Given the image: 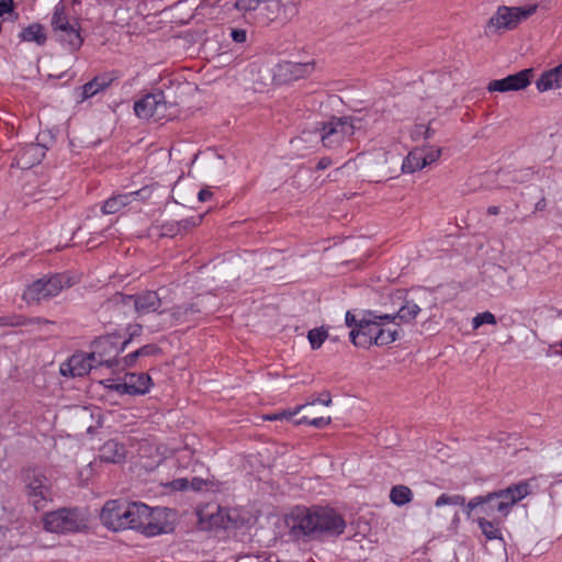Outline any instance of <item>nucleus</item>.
I'll return each mask as SVG.
<instances>
[{"instance_id":"obj_1","label":"nucleus","mask_w":562,"mask_h":562,"mask_svg":"<svg viewBox=\"0 0 562 562\" xmlns=\"http://www.w3.org/2000/svg\"><path fill=\"white\" fill-rule=\"evenodd\" d=\"M290 533L295 539L339 537L345 532L346 520L330 506H295L285 517Z\"/></svg>"},{"instance_id":"obj_2","label":"nucleus","mask_w":562,"mask_h":562,"mask_svg":"<svg viewBox=\"0 0 562 562\" xmlns=\"http://www.w3.org/2000/svg\"><path fill=\"white\" fill-rule=\"evenodd\" d=\"M390 319V317L375 310H362L358 315L352 311H347L345 324L350 328V342L362 349L391 345L395 341L396 331L383 327Z\"/></svg>"},{"instance_id":"obj_3","label":"nucleus","mask_w":562,"mask_h":562,"mask_svg":"<svg viewBox=\"0 0 562 562\" xmlns=\"http://www.w3.org/2000/svg\"><path fill=\"white\" fill-rule=\"evenodd\" d=\"M142 331L143 328L140 325L130 324L126 328L108 333V350L115 349V357L108 359V369L119 367L121 363L123 368H133L138 358L158 356L162 352V349L158 345L147 344L130 352L122 359H117V356L126 349L135 337H139Z\"/></svg>"},{"instance_id":"obj_4","label":"nucleus","mask_w":562,"mask_h":562,"mask_svg":"<svg viewBox=\"0 0 562 562\" xmlns=\"http://www.w3.org/2000/svg\"><path fill=\"white\" fill-rule=\"evenodd\" d=\"M151 515V507L134 502L120 504V501H108V530H137L142 533L144 521Z\"/></svg>"},{"instance_id":"obj_5","label":"nucleus","mask_w":562,"mask_h":562,"mask_svg":"<svg viewBox=\"0 0 562 562\" xmlns=\"http://www.w3.org/2000/svg\"><path fill=\"white\" fill-rule=\"evenodd\" d=\"M364 126V120L358 115L331 116L327 122L319 123L316 130L324 147L337 149Z\"/></svg>"},{"instance_id":"obj_6","label":"nucleus","mask_w":562,"mask_h":562,"mask_svg":"<svg viewBox=\"0 0 562 562\" xmlns=\"http://www.w3.org/2000/svg\"><path fill=\"white\" fill-rule=\"evenodd\" d=\"M21 479L26 499L36 510L45 508L53 501L52 482L42 470L24 469Z\"/></svg>"},{"instance_id":"obj_7","label":"nucleus","mask_w":562,"mask_h":562,"mask_svg":"<svg viewBox=\"0 0 562 562\" xmlns=\"http://www.w3.org/2000/svg\"><path fill=\"white\" fill-rule=\"evenodd\" d=\"M537 4L526 7L501 5L488 19L484 32L486 35H493L504 30H514L522 20L532 15L537 11Z\"/></svg>"},{"instance_id":"obj_8","label":"nucleus","mask_w":562,"mask_h":562,"mask_svg":"<svg viewBox=\"0 0 562 562\" xmlns=\"http://www.w3.org/2000/svg\"><path fill=\"white\" fill-rule=\"evenodd\" d=\"M70 285L69 278L64 274L43 277L27 285L22 299L29 305L40 304L57 296L65 288Z\"/></svg>"},{"instance_id":"obj_9","label":"nucleus","mask_w":562,"mask_h":562,"mask_svg":"<svg viewBox=\"0 0 562 562\" xmlns=\"http://www.w3.org/2000/svg\"><path fill=\"white\" fill-rule=\"evenodd\" d=\"M482 514V517L506 520L510 510L497 490L472 497L465 505V515Z\"/></svg>"},{"instance_id":"obj_10","label":"nucleus","mask_w":562,"mask_h":562,"mask_svg":"<svg viewBox=\"0 0 562 562\" xmlns=\"http://www.w3.org/2000/svg\"><path fill=\"white\" fill-rule=\"evenodd\" d=\"M171 106L166 101L165 92L161 89H154L135 101L134 112L139 119H153L156 122L171 120L172 113L168 110Z\"/></svg>"},{"instance_id":"obj_11","label":"nucleus","mask_w":562,"mask_h":562,"mask_svg":"<svg viewBox=\"0 0 562 562\" xmlns=\"http://www.w3.org/2000/svg\"><path fill=\"white\" fill-rule=\"evenodd\" d=\"M43 521L47 531L56 533L76 532L85 525L77 508H59L49 512L44 516Z\"/></svg>"},{"instance_id":"obj_12","label":"nucleus","mask_w":562,"mask_h":562,"mask_svg":"<svg viewBox=\"0 0 562 562\" xmlns=\"http://www.w3.org/2000/svg\"><path fill=\"white\" fill-rule=\"evenodd\" d=\"M104 361L101 352H77L60 364L59 372L66 378H80L102 366Z\"/></svg>"},{"instance_id":"obj_13","label":"nucleus","mask_w":562,"mask_h":562,"mask_svg":"<svg viewBox=\"0 0 562 562\" xmlns=\"http://www.w3.org/2000/svg\"><path fill=\"white\" fill-rule=\"evenodd\" d=\"M108 304H123L124 306L133 307L139 314H148L156 312L160 307L161 301L156 291H145L133 295L115 292L108 299Z\"/></svg>"},{"instance_id":"obj_14","label":"nucleus","mask_w":562,"mask_h":562,"mask_svg":"<svg viewBox=\"0 0 562 562\" xmlns=\"http://www.w3.org/2000/svg\"><path fill=\"white\" fill-rule=\"evenodd\" d=\"M315 70V61L296 63L281 60L272 68V80L276 85H289L308 77Z\"/></svg>"},{"instance_id":"obj_15","label":"nucleus","mask_w":562,"mask_h":562,"mask_svg":"<svg viewBox=\"0 0 562 562\" xmlns=\"http://www.w3.org/2000/svg\"><path fill=\"white\" fill-rule=\"evenodd\" d=\"M154 382L151 376L146 372H128L124 375V381L121 383L108 384V394L110 392H117L121 395L139 396L146 395L150 392Z\"/></svg>"},{"instance_id":"obj_16","label":"nucleus","mask_w":562,"mask_h":562,"mask_svg":"<svg viewBox=\"0 0 562 562\" xmlns=\"http://www.w3.org/2000/svg\"><path fill=\"white\" fill-rule=\"evenodd\" d=\"M533 69L525 68L508 75L502 79H495L488 82L487 90L490 92H509L526 89L532 80Z\"/></svg>"},{"instance_id":"obj_17","label":"nucleus","mask_w":562,"mask_h":562,"mask_svg":"<svg viewBox=\"0 0 562 562\" xmlns=\"http://www.w3.org/2000/svg\"><path fill=\"white\" fill-rule=\"evenodd\" d=\"M170 510L165 507L151 508V515L144 521L142 535L146 537H156L171 533L175 526L168 520Z\"/></svg>"},{"instance_id":"obj_18","label":"nucleus","mask_w":562,"mask_h":562,"mask_svg":"<svg viewBox=\"0 0 562 562\" xmlns=\"http://www.w3.org/2000/svg\"><path fill=\"white\" fill-rule=\"evenodd\" d=\"M420 307L418 306V304H416L413 300H406L405 303L397 310L396 313H393V314H384L382 313V315H386L387 317L392 318L390 319L384 327V329H389V330H395L396 331V337H395V341L400 338L401 334H402V328H401V325L400 323H396L395 321L396 319H400L402 323H411L413 322L417 315L420 313Z\"/></svg>"},{"instance_id":"obj_19","label":"nucleus","mask_w":562,"mask_h":562,"mask_svg":"<svg viewBox=\"0 0 562 562\" xmlns=\"http://www.w3.org/2000/svg\"><path fill=\"white\" fill-rule=\"evenodd\" d=\"M45 150L41 144H27L16 153L14 165L21 169H30L42 161Z\"/></svg>"},{"instance_id":"obj_20","label":"nucleus","mask_w":562,"mask_h":562,"mask_svg":"<svg viewBox=\"0 0 562 562\" xmlns=\"http://www.w3.org/2000/svg\"><path fill=\"white\" fill-rule=\"evenodd\" d=\"M497 491L499 492L505 503H507V506L512 512L513 507L517 503L531 494L532 488L529 481L522 480L517 483H513L505 488H498Z\"/></svg>"},{"instance_id":"obj_21","label":"nucleus","mask_w":562,"mask_h":562,"mask_svg":"<svg viewBox=\"0 0 562 562\" xmlns=\"http://www.w3.org/2000/svg\"><path fill=\"white\" fill-rule=\"evenodd\" d=\"M203 216H189L180 221L166 223L162 225L164 235L175 237L187 233L189 229L199 226L202 223Z\"/></svg>"},{"instance_id":"obj_22","label":"nucleus","mask_w":562,"mask_h":562,"mask_svg":"<svg viewBox=\"0 0 562 562\" xmlns=\"http://www.w3.org/2000/svg\"><path fill=\"white\" fill-rule=\"evenodd\" d=\"M53 324V322L45 318H27L23 315L15 314L0 317V327L37 326L38 328H42Z\"/></svg>"},{"instance_id":"obj_23","label":"nucleus","mask_w":562,"mask_h":562,"mask_svg":"<svg viewBox=\"0 0 562 562\" xmlns=\"http://www.w3.org/2000/svg\"><path fill=\"white\" fill-rule=\"evenodd\" d=\"M505 520L503 519H492L486 517H477L476 524L483 533V536L486 538V540H501L504 541V537L502 533V530L499 528V525L503 524Z\"/></svg>"},{"instance_id":"obj_24","label":"nucleus","mask_w":562,"mask_h":562,"mask_svg":"<svg viewBox=\"0 0 562 562\" xmlns=\"http://www.w3.org/2000/svg\"><path fill=\"white\" fill-rule=\"evenodd\" d=\"M560 72L558 67L544 71L536 81V87L539 92H546L552 89L562 88Z\"/></svg>"},{"instance_id":"obj_25","label":"nucleus","mask_w":562,"mask_h":562,"mask_svg":"<svg viewBox=\"0 0 562 562\" xmlns=\"http://www.w3.org/2000/svg\"><path fill=\"white\" fill-rule=\"evenodd\" d=\"M427 166L420 150L411 151L407 157L403 160L402 171L404 173H413L422 170Z\"/></svg>"},{"instance_id":"obj_26","label":"nucleus","mask_w":562,"mask_h":562,"mask_svg":"<svg viewBox=\"0 0 562 562\" xmlns=\"http://www.w3.org/2000/svg\"><path fill=\"white\" fill-rule=\"evenodd\" d=\"M20 36L23 41L35 42L38 45H43L46 42L44 27L38 23H34L25 27L21 32Z\"/></svg>"},{"instance_id":"obj_27","label":"nucleus","mask_w":562,"mask_h":562,"mask_svg":"<svg viewBox=\"0 0 562 562\" xmlns=\"http://www.w3.org/2000/svg\"><path fill=\"white\" fill-rule=\"evenodd\" d=\"M390 499L396 506H404L412 502L413 492L406 485H395L391 488Z\"/></svg>"},{"instance_id":"obj_28","label":"nucleus","mask_w":562,"mask_h":562,"mask_svg":"<svg viewBox=\"0 0 562 562\" xmlns=\"http://www.w3.org/2000/svg\"><path fill=\"white\" fill-rule=\"evenodd\" d=\"M105 88V79L103 77H95L93 80L82 86L79 101L82 102L94 97L98 92Z\"/></svg>"},{"instance_id":"obj_29","label":"nucleus","mask_w":562,"mask_h":562,"mask_svg":"<svg viewBox=\"0 0 562 562\" xmlns=\"http://www.w3.org/2000/svg\"><path fill=\"white\" fill-rule=\"evenodd\" d=\"M126 458V448L115 440H108V463H122Z\"/></svg>"},{"instance_id":"obj_30","label":"nucleus","mask_w":562,"mask_h":562,"mask_svg":"<svg viewBox=\"0 0 562 562\" xmlns=\"http://www.w3.org/2000/svg\"><path fill=\"white\" fill-rule=\"evenodd\" d=\"M58 37L60 42L67 44L72 50L78 49L82 44V38L74 24L59 33Z\"/></svg>"},{"instance_id":"obj_31","label":"nucleus","mask_w":562,"mask_h":562,"mask_svg":"<svg viewBox=\"0 0 562 562\" xmlns=\"http://www.w3.org/2000/svg\"><path fill=\"white\" fill-rule=\"evenodd\" d=\"M52 25L58 34L72 25L67 19L65 7L60 3H58L54 9Z\"/></svg>"},{"instance_id":"obj_32","label":"nucleus","mask_w":562,"mask_h":562,"mask_svg":"<svg viewBox=\"0 0 562 562\" xmlns=\"http://www.w3.org/2000/svg\"><path fill=\"white\" fill-rule=\"evenodd\" d=\"M221 482L214 480H204L199 476H194L191 481H189V490L193 492H201L203 490L220 492Z\"/></svg>"},{"instance_id":"obj_33","label":"nucleus","mask_w":562,"mask_h":562,"mask_svg":"<svg viewBox=\"0 0 562 562\" xmlns=\"http://www.w3.org/2000/svg\"><path fill=\"white\" fill-rule=\"evenodd\" d=\"M130 203H132V194L128 192L112 195L108 198V214H114Z\"/></svg>"},{"instance_id":"obj_34","label":"nucleus","mask_w":562,"mask_h":562,"mask_svg":"<svg viewBox=\"0 0 562 562\" xmlns=\"http://www.w3.org/2000/svg\"><path fill=\"white\" fill-rule=\"evenodd\" d=\"M329 337L327 329L324 326L313 328L307 333V339L312 350H317L322 347L324 341Z\"/></svg>"},{"instance_id":"obj_35","label":"nucleus","mask_w":562,"mask_h":562,"mask_svg":"<svg viewBox=\"0 0 562 562\" xmlns=\"http://www.w3.org/2000/svg\"><path fill=\"white\" fill-rule=\"evenodd\" d=\"M465 497L461 494H447L442 493L437 497L435 501L436 507H442V506H462L465 508Z\"/></svg>"},{"instance_id":"obj_36","label":"nucleus","mask_w":562,"mask_h":562,"mask_svg":"<svg viewBox=\"0 0 562 562\" xmlns=\"http://www.w3.org/2000/svg\"><path fill=\"white\" fill-rule=\"evenodd\" d=\"M224 514V510L221 507H218L216 514L210 515V526L212 528L228 529V522L231 521V518L228 517V515H226L227 520H225Z\"/></svg>"},{"instance_id":"obj_37","label":"nucleus","mask_w":562,"mask_h":562,"mask_svg":"<svg viewBox=\"0 0 562 562\" xmlns=\"http://www.w3.org/2000/svg\"><path fill=\"white\" fill-rule=\"evenodd\" d=\"M485 324H487V325H496L497 324V319H496L495 315L488 311L479 313L472 319V326L474 329H476Z\"/></svg>"},{"instance_id":"obj_38","label":"nucleus","mask_w":562,"mask_h":562,"mask_svg":"<svg viewBox=\"0 0 562 562\" xmlns=\"http://www.w3.org/2000/svg\"><path fill=\"white\" fill-rule=\"evenodd\" d=\"M161 486L172 492H184L189 490V480L187 477H179L161 483Z\"/></svg>"},{"instance_id":"obj_39","label":"nucleus","mask_w":562,"mask_h":562,"mask_svg":"<svg viewBox=\"0 0 562 562\" xmlns=\"http://www.w3.org/2000/svg\"><path fill=\"white\" fill-rule=\"evenodd\" d=\"M420 153L423 155V159H425V162H427V166L436 162L440 156H441V148L434 147V146H427L420 149Z\"/></svg>"},{"instance_id":"obj_40","label":"nucleus","mask_w":562,"mask_h":562,"mask_svg":"<svg viewBox=\"0 0 562 562\" xmlns=\"http://www.w3.org/2000/svg\"><path fill=\"white\" fill-rule=\"evenodd\" d=\"M535 171L532 168H522L519 170H515L512 177V181L517 183H525L530 181L533 178Z\"/></svg>"},{"instance_id":"obj_41","label":"nucleus","mask_w":562,"mask_h":562,"mask_svg":"<svg viewBox=\"0 0 562 562\" xmlns=\"http://www.w3.org/2000/svg\"><path fill=\"white\" fill-rule=\"evenodd\" d=\"M265 0H237L235 3V8L238 11H255L257 10Z\"/></svg>"},{"instance_id":"obj_42","label":"nucleus","mask_w":562,"mask_h":562,"mask_svg":"<svg viewBox=\"0 0 562 562\" xmlns=\"http://www.w3.org/2000/svg\"><path fill=\"white\" fill-rule=\"evenodd\" d=\"M322 404L326 407H329L333 405L331 394L329 391H323L318 397L312 398L305 403V405H316Z\"/></svg>"},{"instance_id":"obj_43","label":"nucleus","mask_w":562,"mask_h":562,"mask_svg":"<svg viewBox=\"0 0 562 562\" xmlns=\"http://www.w3.org/2000/svg\"><path fill=\"white\" fill-rule=\"evenodd\" d=\"M128 194H132V201H146L151 196L153 189L148 186H145L139 190L128 192Z\"/></svg>"},{"instance_id":"obj_44","label":"nucleus","mask_w":562,"mask_h":562,"mask_svg":"<svg viewBox=\"0 0 562 562\" xmlns=\"http://www.w3.org/2000/svg\"><path fill=\"white\" fill-rule=\"evenodd\" d=\"M306 406L307 405H305V403H304V404H301V405H297L296 407H294L293 411L283 412L281 414H274L273 416H268L267 419H269V420H277V419H280L282 417L290 418V417L295 416L296 414H299Z\"/></svg>"},{"instance_id":"obj_45","label":"nucleus","mask_w":562,"mask_h":562,"mask_svg":"<svg viewBox=\"0 0 562 562\" xmlns=\"http://www.w3.org/2000/svg\"><path fill=\"white\" fill-rule=\"evenodd\" d=\"M195 313H200V308L195 303L183 304L179 306L177 311L178 315L183 316L193 315Z\"/></svg>"},{"instance_id":"obj_46","label":"nucleus","mask_w":562,"mask_h":562,"mask_svg":"<svg viewBox=\"0 0 562 562\" xmlns=\"http://www.w3.org/2000/svg\"><path fill=\"white\" fill-rule=\"evenodd\" d=\"M229 36L235 43L241 44L247 40V32L244 29H232Z\"/></svg>"},{"instance_id":"obj_47","label":"nucleus","mask_w":562,"mask_h":562,"mask_svg":"<svg viewBox=\"0 0 562 562\" xmlns=\"http://www.w3.org/2000/svg\"><path fill=\"white\" fill-rule=\"evenodd\" d=\"M331 423V417L328 416V417H315V418H312L311 422H310V426H313L317 429H324L325 427H327L329 424Z\"/></svg>"},{"instance_id":"obj_48","label":"nucleus","mask_w":562,"mask_h":562,"mask_svg":"<svg viewBox=\"0 0 562 562\" xmlns=\"http://www.w3.org/2000/svg\"><path fill=\"white\" fill-rule=\"evenodd\" d=\"M213 195V192L209 188H202L198 192V201L201 203L207 202L212 200Z\"/></svg>"},{"instance_id":"obj_49","label":"nucleus","mask_w":562,"mask_h":562,"mask_svg":"<svg viewBox=\"0 0 562 562\" xmlns=\"http://www.w3.org/2000/svg\"><path fill=\"white\" fill-rule=\"evenodd\" d=\"M331 165H333L331 158H329V157H322L317 161L315 169L318 170V171L325 170V169L329 168Z\"/></svg>"},{"instance_id":"obj_50","label":"nucleus","mask_w":562,"mask_h":562,"mask_svg":"<svg viewBox=\"0 0 562 562\" xmlns=\"http://www.w3.org/2000/svg\"><path fill=\"white\" fill-rule=\"evenodd\" d=\"M13 0H1L0 1V16L12 11Z\"/></svg>"},{"instance_id":"obj_51","label":"nucleus","mask_w":562,"mask_h":562,"mask_svg":"<svg viewBox=\"0 0 562 562\" xmlns=\"http://www.w3.org/2000/svg\"><path fill=\"white\" fill-rule=\"evenodd\" d=\"M547 209V199L541 196L539 201L535 204L533 213L542 212Z\"/></svg>"},{"instance_id":"obj_52","label":"nucleus","mask_w":562,"mask_h":562,"mask_svg":"<svg viewBox=\"0 0 562 562\" xmlns=\"http://www.w3.org/2000/svg\"><path fill=\"white\" fill-rule=\"evenodd\" d=\"M499 212H501V209L497 205H491L487 207L488 215H497V214H499Z\"/></svg>"},{"instance_id":"obj_53","label":"nucleus","mask_w":562,"mask_h":562,"mask_svg":"<svg viewBox=\"0 0 562 562\" xmlns=\"http://www.w3.org/2000/svg\"><path fill=\"white\" fill-rule=\"evenodd\" d=\"M557 347L561 348V350H554L553 355L562 357V340L557 341L555 344L550 346V348H557Z\"/></svg>"},{"instance_id":"obj_54","label":"nucleus","mask_w":562,"mask_h":562,"mask_svg":"<svg viewBox=\"0 0 562 562\" xmlns=\"http://www.w3.org/2000/svg\"><path fill=\"white\" fill-rule=\"evenodd\" d=\"M312 418H308L307 416H302L301 418H299L295 424L296 425H310V422H311Z\"/></svg>"},{"instance_id":"obj_55","label":"nucleus","mask_w":562,"mask_h":562,"mask_svg":"<svg viewBox=\"0 0 562 562\" xmlns=\"http://www.w3.org/2000/svg\"><path fill=\"white\" fill-rule=\"evenodd\" d=\"M432 135H434V130H431V127H430V126H427V127H426V131H425V135H424V137H425L426 139H429V138H431V137H432Z\"/></svg>"},{"instance_id":"obj_56","label":"nucleus","mask_w":562,"mask_h":562,"mask_svg":"<svg viewBox=\"0 0 562 562\" xmlns=\"http://www.w3.org/2000/svg\"><path fill=\"white\" fill-rule=\"evenodd\" d=\"M328 340L333 341V342H337L339 341V338L338 336H333V335H329V337H327Z\"/></svg>"},{"instance_id":"obj_57","label":"nucleus","mask_w":562,"mask_h":562,"mask_svg":"<svg viewBox=\"0 0 562 562\" xmlns=\"http://www.w3.org/2000/svg\"><path fill=\"white\" fill-rule=\"evenodd\" d=\"M115 79H117V77H109L108 76V82H106V86L109 87Z\"/></svg>"},{"instance_id":"obj_58","label":"nucleus","mask_w":562,"mask_h":562,"mask_svg":"<svg viewBox=\"0 0 562 562\" xmlns=\"http://www.w3.org/2000/svg\"><path fill=\"white\" fill-rule=\"evenodd\" d=\"M100 211H101L102 214H105V202L100 204Z\"/></svg>"},{"instance_id":"obj_59","label":"nucleus","mask_w":562,"mask_h":562,"mask_svg":"<svg viewBox=\"0 0 562 562\" xmlns=\"http://www.w3.org/2000/svg\"><path fill=\"white\" fill-rule=\"evenodd\" d=\"M105 513V506H103L101 509H100V515L101 517L103 516V514Z\"/></svg>"},{"instance_id":"obj_60","label":"nucleus","mask_w":562,"mask_h":562,"mask_svg":"<svg viewBox=\"0 0 562 562\" xmlns=\"http://www.w3.org/2000/svg\"><path fill=\"white\" fill-rule=\"evenodd\" d=\"M75 2H77L78 0H74Z\"/></svg>"}]
</instances>
